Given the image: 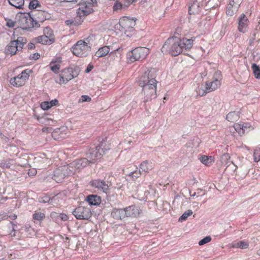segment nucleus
<instances>
[{
	"instance_id": "obj_61",
	"label": "nucleus",
	"mask_w": 260,
	"mask_h": 260,
	"mask_svg": "<svg viewBox=\"0 0 260 260\" xmlns=\"http://www.w3.org/2000/svg\"><path fill=\"white\" fill-rule=\"evenodd\" d=\"M2 166H3V167H6V168H9L10 167V165H9V164H3L2 163Z\"/></svg>"
},
{
	"instance_id": "obj_5",
	"label": "nucleus",
	"mask_w": 260,
	"mask_h": 260,
	"mask_svg": "<svg viewBox=\"0 0 260 260\" xmlns=\"http://www.w3.org/2000/svg\"><path fill=\"white\" fill-rule=\"evenodd\" d=\"M90 46L83 40L78 41L72 47L73 53L79 57H85L90 51Z\"/></svg>"
},
{
	"instance_id": "obj_1",
	"label": "nucleus",
	"mask_w": 260,
	"mask_h": 260,
	"mask_svg": "<svg viewBox=\"0 0 260 260\" xmlns=\"http://www.w3.org/2000/svg\"><path fill=\"white\" fill-rule=\"evenodd\" d=\"M181 39L177 37L169 38L161 48V51L168 53L172 56H177L182 51Z\"/></svg>"
},
{
	"instance_id": "obj_24",
	"label": "nucleus",
	"mask_w": 260,
	"mask_h": 260,
	"mask_svg": "<svg viewBox=\"0 0 260 260\" xmlns=\"http://www.w3.org/2000/svg\"><path fill=\"white\" fill-rule=\"evenodd\" d=\"M33 41L36 43H41L42 44H49L50 45L54 42L55 39H48L44 35L39 36L33 39Z\"/></svg>"
},
{
	"instance_id": "obj_40",
	"label": "nucleus",
	"mask_w": 260,
	"mask_h": 260,
	"mask_svg": "<svg viewBox=\"0 0 260 260\" xmlns=\"http://www.w3.org/2000/svg\"><path fill=\"white\" fill-rule=\"evenodd\" d=\"M40 7H41V5L38 0H32L30 2L29 4L30 9H36Z\"/></svg>"
},
{
	"instance_id": "obj_38",
	"label": "nucleus",
	"mask_w": 260,
	"mask_h": 260,
	"mask_svg": "<svg viewBox=\"0 0 260 260\" xmlns=\"http://www.w3.org/2000/svg\"><path fill=\"white\" fill-rule=\"evenodd\" d=\"M45 217V214L42 212H35L33 214V218L35 220L41 221Z\"/></svg>"
},
{
	"instance_id": "obj_57",
	"label": "nucleus",
	"mask_w": 260,
	"mask_h": 260,
	"mask_svg": "<svg viewBox=\"0 0 260 260\" xmlns=\"http://www.w3.org/2000/svg\"><path fill=\"white\" fill-rule=\"evenodd\" d=\"M243 124V131L244 132V134L245 133L246 131L247 132V130L248 128H250V126L249 125V124L248 123H244Z\"/></svg>"
},
{
	"instance_id": "obj_33",
	"label": "nucleus",
	"mask_w": 260,
	"mask_h": 260,
	"mask_svg": "<svg viewBox=\"0 0 260 260\" xmlns=\"http://www.w3.org/2000/svg\"><path fill=\"white\" fill-rule=\"evenodd\" d=\"M8 1L11 5L18 9L22 8L24 3V0H8Z\"/></svg>"
},
{
	"instance_id": "obj_21",
	"label": "nucleus",
	"mask_w": 260,
	"mask_h": 260,
	"mask_svg": "<svg viewBox=\"0 0 260 260\" xmlns=\"http://www.w3.org/2000/svg\"><path fill=\"white\" fill-rule=\"evenodd\" d=\"M92 185L96 188L102 190L104 192H107L109 189V186L106 182L103 180H96L92 182Z\"/></svg>"
},
{
	"instance_id": "obj_41",
	"label": "nucleus",
	"mask_w": 260,
	"mask_h": 260,
	"mask_svg": "<svg viewBox=\"0 0 260 260\" xmlns=\"http://www.w3.org/2000/svg\"><path fill=\"white\" fill-rule=\"evenodd\" d=\"M243 124L241 123H236L234 125V129L237 131L239 134L240 135L244 134V132L243 131Z\"/></svg>"
},
{
	"instance_id": "obj_32",
	"label": "nucleus",
	"mask_w": 260,
	"mask_h": 260,
	"mask_svg": "<svg viewBox=\"0 0 260 260\" xmlns=\"http://www.w3.org/2000/svg\"><path fill=\"white\" fill-rule=\"evenodd\" d=\"M81 13V18L82 17V14L83 15H87L93 12L92 8L87 6L84 7H81L79 8L78 11Z\"/></svg>"
},
{
	"instance_id": "obj_20",
	"label": "nucleus",
	"mask_w": 260,
	"mask_h": 260,
	"mask_svg": "<svg viewBox=\"0 0 260 260\" xmlns=\"http://www.w3.org/2000/svg\"><path fill=\"white\" fill-rule=\"evenodd\" d=\"M125 215L127 217H137L139 214V210L135 206H130L126 208H124Z\"/></svg>"
},
{
	"instance_id": "obj_64",
	"label": "nucleus",
	"mask_w": 260,
	"mask_h": 260,
	"mask_svg": "<svg viewBox=\"0 0 260 260\" xmlns=\"http://www.w3.org/2000/svg\"><path fill=\"white\" fill-rule=\"evenodd\" d=\"M64 1L67 2H77V0H64Z\"/></svg>"
},
{
	"instance_id": "obj_25",
	"label": "nucleus",
	"mask_w": 260,
	"mask_h": 260,
	"mask_svg": "<svg viewBox=\"0 0 260 260\" xmlns=\"http://www.w3.org/2000/svg\"><path fill=\"white\" fill-rule=\"evenodd\" d=\"M78 15L74 19L67 20L65 21L66 24L67 25H79L81 24L83 20H81V13L79 12H77Z\"/></svg>"
},
{
	"instance_id": "obj_37",
	"label": "nucleus",
	"mask_w": 260,
	"mask_h": 260,
	"mask_svg": "<svg viewBox=\"0 0 260 260\" xmlns=\"http://www.w3.org/2000/svg\"><path fill=\"white\" fill-rule=\"evenodd\" d=\"M251 68L255 77L257 79H260V68L255 63L252 64Z\"/></svg>"
},
{
	"instance_id": "obj_52",
	"label": "nucleus",
	"mask_w": 260,
	"mask_h": 260,
	"mask_svg": "<svg viewBox=\"0 0 260 260\" xmlns=\"http://www.w3.org/2000/svg\"><path fill=\"white\" fill-rule=\"evenodd\" d=\"M254 160L255 162H258L260 160V151L255 150L253 153Z\"/></svg>"
},
{
	"instance_id": "obj_46",
	"label": "nucleus",
	"mask_w": 260,
	"mask_h": 260,
	"mask_svg": "<svg viewBox=\"0 0 260 260\" xmlns=\"http://www.w3.org/2000/svg\"><path fill=\"white\" fill-rule=\"evenodd\" d=\"M231 158L228 153H224L221 156V162L223 164L226 165L228 164V160Z\"/></svg>"
},
{
	"instance_id": "obj_31",
	"label": "nucleus",
	"mask_w": 260,
	"mask_h": 260,
	"mask_svg": "<svg viewBox=\"0 0 260 260\" xmlns=\"http://www.w3.org/2000/svg\"><path fill=\"white\" fill-rule=\"evenodd\" d=\"M200 161L207 166H210L213 162L214 159L212 156L202 155L200 158Z\"/></svg>"
},
{
	"instance_id": "obj_43",
	"label": "nucleus",
	"mask_w": 260,
	"mask_h": 260,
	"mask_svg": "<svg viewBox=\"0 0 260 260\" xmlns=\"http://www.w3.org/2000/svg\"><path fill=\"white\" fill-rule=\"evenodd\" d=\"M123 5L120 2L116 1L113 5V10L114 11H118L123 8Z\"/></svg>"
},
{
	"instance_id": "obj_54",
	"label": "nucleus",
	"mask_w": 260,
	"mask_h": 260,
	"mask_svg": "<svg viewBox=\"0 0 260 260\" xmlns=\"http://www.w3.org/2000/svg\"><path fill=\"white\" fill-rule=\"evenodd\" d=\"M15 23L16 22H14L12 20H9L7 21L6 25L9 27H13L14 26H15Z\"/></svg>"
},
{
	"instance_id": "obj_11",
	"label": "nucleus",
	"mask_w": 260,
	"mask_h": 260,
	"mask_svg": "<svg viewBox=\"0 0 260 260\" xmlns=\"http://www.w3.org/2000/svg\"><path fill=\"white\" fill-rule=\"evenodd\" d=\"M29 77V75L27 73L26 70L23 71L21 74L11 78L10 83L15 87L23 86L25 84L26 81L28 79Z\"/></svg>"
},
{
	"instance_id": "obj_6",
	"label": "nucleus",
	"mask_w": 260,
	"mask_h": 260,
	"mask_svg": "<svg viewBox=\"0 0 260 260\" xmlns=\"http://www.w3.org/2000/svg\"><path fill=\"white\" fill-rule=\"evenodd\" d=\"M149 53V49L145 47H138L128 53V56L132 62L144 59Z\"/></svg>"
},
{
	"instance_id": "obj_8",
	"label": "nucleus",
	"mask_w": 260,
	"mask_h": 260,
	"mask_svg": "<svg viewBox=\"0 0 260 260\" xmlns=\"http://www.w3.org/2000/svg\"><path fill=\"white\" fill-rule=\"evenodd\" d=\"M120 30L126 32H131L136 25V21L134 18H129L127 17H123L120 19L119 21Z\"/></svg>"
},
{
	"instance_id": "obj_35",
	"label": "nucleus",
	"mask_w": 260,
	"mask_h": 260,
	"mask_svg": "<svg viewBox=\"0 0 260 260\" xmlns=\"http://www.w3.org/2000/svg\"><path fill=\"white\" fill-rule=\"evenodd\" d=\"M140 168L145 173L148 172L152 169V167L149 165L147 160L142 162L140 165Z\"/></svg>"
},
{
	"instance_id": "obj_7",
	"label": "nucleus",
	"mask_w": 260,
	"mask_h": 260,
	"mask_svg": "<svg viewBox=\"0 0 260 260\" xmlns=\"http://www.w3.org/2000/svg\"><path fill=\"white\" fill-rule=\"evenodd\" d=\"M89 165L90 164L87 158H82L77 159L67 165L69 170L71 172L72 174L76 172H79L81 169Z\"/></svg>"
},
{
	"instance_id": "obj_53",
	"label": "nucleus",
	"mask_w": 260,
	"mask_h": 260,
	"mask_svg": "<svg viewBox=\"0 0 260 260\" xmlns=\"http://www.w3.org/2000/svg\"><path fill=\"white\" fill-rule=\"evenodd\" d=\"M41 107L43 110H48L51 108V106L50 104H49V102H44L41 103Z\"/></svg>"
},
{
	"instance_id": "obj_56",
	"label": "nucleus",
	"mask_w": 260,
	"mask_h": 260,
	"mask_svg": "<svg viewBox=\"0 0 260 260\" xmlns=\"http://www.w3.org/2000/svg\"><path fill=\"white\" fill-rule=\"evenodd\" d=\"M35 43H36V42H34L33 40H32V42L29 43L28 45H27L28 49H34L35 48Z\"/></svg>"
},
{
	"instance_id": "obj_47",
	"label": "nucleus",
	"mask_w": 260,
	"mask_h": 260,
	"mask_svg": "<svg viewBox=\"0 0 260 260\" xmlns=\"http://www.w3.org/2000/svg\"><path fill=\"white\" fill-rule=\"evenodd\" d=\"M211 240V237L207 236L199 241V245L200 246L203 245L210 242Z\"/></svg>"
},
{
	"instance_id": "obj_19",
	"label": "nucleus",
	"mask_w": 260,
	"mask_h": 260,
	"mask_svg": "<svg viewBox=\"0 0 260 260\" xmlns=\"http://www.w3.org/2000/svg\"><path fill=\"white\" fill-rule=\"evenodd\" d=\"M111 216L115 219H123L126 217L124 208H114L111 212Z\"/></svg>"
},
{
	"instance_id": "obj_44",
	"label": "nucleus",
	"mask_w": 260,
	"mask_h": 260,
	"mask_svg": "<svg viewBox=\"0 0 260 260\" xmlns=\"http://www.w3.org/2000/svg\"><path fill=\"white\" fill-rule=\"evenodd\" d=\"M8 226L9 227V229H12V231L11 233H9V234L11 235V237H15L16 236V235H15V231L16 230L15 229V225L14 224V223L13 222L10 221L9 223Z\"/></svg>"
},
{
	"instance_id": "obj_62",
	"label": "nucleus",
	"mask_w": 260,
	"mask_h": 260,
	"mask_svg": "<svg viewBox=\"0 0 260 260\" xmlns=\"http://www.w3.org/2000/svg\"><path fill=\"white\" fill-rule=\"evenodd\" d=\"M10 217L12 219H15L17 218V215H16L15 214H13V215L10 216Z\"/></svg>"
},
{
	"instance_id": "obj_9",
	"label": "nucleus",
	"mask_w": 260,
	"mask_h": 260,
	"mask_svg": "<svg viewBox=\"0 0 260 260\" xmlns=\"http://www.w3.org/2000/svg\"><path fill=\"white\" fill-rule=\"evenodd\" d=\"M73 214L77 219L84 220H88L92 215L89 208L81 206L77 207L73 212Z\"/></svg>"
},
{
	"instance_id": "obj_50",
	"label": "nucleus",
	"mask_w": 260,
	"mask_h": 260,
	"mask_svg": "<svg viewBox=\"0 0 260 260\" xmlns=\"http://www.w3.org/2000/svg\"><path fill=\"white\" fill-rule=\"evenodd\" d=\"M52 200V199H50V198H49L47 196L43 197L39 199V202L42 203H49Z\"/></svg>"
},
{
	"instance_id": "obj_17",
	"label": "nucleus",
	"mask_w": 260,
	"mask_h": 260,
	"mask_svg": "<svg viewBox=\"0 0 260 260\" xmlns=\"http://www.w3.org/2000/svg\"><path fill=\"white\" fill-rule=\"evenodd\" d=\"M143 91L145 95V102L150 101L152 99H155L156 97V88H152L150 89L147 87L144 88Z\"/></svg>"
},
{
	"instance_id": "obj_27",
	"label": "nucleus",
	"mask_w": 260,
	"mask_h": 260,
	"mask_svg": "<svg viewBox=\"0 0 260 260\" xmlns=\"http://www.w3.org/2000/svg\"><path fill=\"white\" fill-rule=\"evenodd\" d=\"M200 11L199 3L197 1H194L189 7L190 14L198 13Z\"/></svg>"
},
{
	"instance_id": "obj_28",
	"label": "nucleus",
	"mask_w": 260,
	"mask_h": 260,
	"mask_svg": "<svg viewBox=\"0 0 260 260\" xmlns=\"http://www.w3.org/2000/svg\"><path fill=\"white\" fill-rule=\"evenodd\" d=\"M226 119L231 122H234L237 121L239 118V112H231L228 114L226 117Z\"/></svg>"
},
{
	"instance_id": "obj_4",
	"label": "nucleus",
	"mask_w": 260,
	"mask_h": 260,
	"mask_svg": "<svg viewBox=\"0 0 260 260\" xmlns=\"http://www.w3.org/2000/svg\"><path fill=\"white\" fill-rule=\"evenodd\" d=\"M18 27L23 30H28L31 28H38L40 26L38 22H35L30 13L26 14H21L17 21Z\"/></svg>"
},
{
	"instance_id": "obj_30",
	"label": "nucleus",
	"mask_w": 260,
	"mask_h": 260,
	"mask_svg": "<svg viewBox=\"0 0 260 260\" xmlns=\"http://www.w3.org/2000/svg\"><path fill=\"white\" fill-rule=\"evenodd\" d=\"M14 41L16 42L17 48H18V51L21 50L23 48L24 44L27 43L26 39L24 37H18L17 40H14Z\"/></svg>"
},
{
	"instance_id": "obj_13",
	"label": "nucleus",
	"mask_w": 260,
	"mask_h": 260,
	"mask_svg": "<svg viewBox=\"0 0 260 260\" xmlns=\"http://www.w3.org/2000/svg\"><path fill=\"white\" fill-rule=\"evenodd\" d=\"M214 80L212 82H207L206 83V88L207 91L211 92L219 88L221 85L220 80L221 79V75L220 71H217L215 73Z\"/></svg>"
},
{
	"instance_id": "obj_51",
	"label": "nucleus",
	"mask_w": 260,
	"mask_h": 260,
	"mask_svg": "<svg viewBox=\"0 0 260 260\" xmlns=\"http://www.w3.org/2000/svg\"><path fill=\"white\" fill-rule=\"evenodd\" d=\"M91 98L86 95H83L81 96V98L79 100V103H83L85 102H90L91 101Z\"/></svg>"
},
{
	"instance_id": "obj_14",
	"label": "nucleus",
	"mask_w": 260,
	"mask_h": 260,
	"mask_svg": "<svg viewBox=\"0 0 260 260\" xmlns=\"http://www.w3.org/2000/svg\"><path fill=\"white\" fill-rule=\"evenodd\" d=\"M30 14L34 22H38V24H39V22H43L50 18V14L45 11L39 9L31 11Z\"/></svg>"
},
{
	"instance_id": "obj_48",
	"label": "nucleus",
	"mask_w": 260,
	"mask_h": 260,
	"mask_svg": "<svg viewBox=\"0 0 260 260\" xmlns=\"http://www.w3.org/2000/svg\"><path fill=\"white\" fill-rule=\"evenodd\" d=\"M53 62H54L53 61H51V62L50 63V68H51V70L53 72L56 73H57L58 72V70H59L60 66L59 64L52 65Z\"/></svg>"
},
{
	"instance_id": "obj_18",
	"label": "nucleus",
	"mask_w": 260,
	"mask_h": 260,
	"mask_svg": "<svg viewBox=\"0 0 260 260\" xmlns=\"http://www.w3.org/2000/svg\"><path fill=\"white\" fill-rule=\"evenodd\" d=\"M248 20L244 14H242L238 18V29L244 32L248 25Z\"/></svg>"
},
{
	"instance_id": "obj_12",
	"label": "nucleus",
	"mask_w": 260,
	"mask_h": 260,
	"mask_svg": "<svg viewBox=\"0 0 260 260\" xmlns=\"http://www.w3.org/2000/svg\"><path fill=\"white\" fill-rule=\"evenodd\" d=\"M34 163L38 169H45L52 164V161L45 154H41L36 156Z\"/></svg>"
},
{
	"instance_id": "obj_42",
	"label": "nucleus",
	"mask_w": 260,
	"mask_h": 260,
	"mask_svg": "<svg viewBox=\"0 0 260 260\" xmlns=\"http://www.w3.org/2000/svg\"><path fill=\"white\" fill-rule=\"evenodd\" d=\"M196 91L197 93V96H202L205 95L207 93L209 92V91H207L206 87L205 89H204L203 87H199Z\"/></svg>"
},
{
	"instance_id": "obj_10",
	"label": "nucleus",
	"mask_w": 260,
	"mask_h": 260,
	"mask_svg": "<svg viewBox=\"0 0 260 260\" xmlns=\"http://www.w3.org/2000/svg\"><path fill=\"white\" fill-rule=\"evenodd\" d=\"M67 165L59 167L54 171L53 179L56 182H61L66 176L71 175Z\"/></svg>"
},
{
	"instance_id": "obj_59",
	"label": "nucleus",
	"mask_w": 260,
	"mask_h": 260,
	"mask_svg": "<svg viewBox=\"0 0 260 260\" xmlns=\"http://www.w3.org/2000/svg\"><path fill=\"white\" fill-rule=\"evenodd\" d=\"M59 217L60 218V219L62 220H63V221H66L67 220L68 217L67 216V215L64 214H60L59 215Z\"/></svg>"
},
{
	"instance_id": "obj_23",
	"label": "nucleus",
	"mask_w": 260,
	"mask_h": 260,
	"mask_svg": "<svg viewBox=\"0 0 260 260\" xmlns=\"http://www.w3.org/2000/svg\"><path fill=\"white\" fill-rule=\"evenodd\" d=\"M85 200L89 205L93 206L99 205L101 202V198L99 196L94 194L88 196Z\"/></svg>"
},
{
	"instance_id": "obj_36",
	"label": "nucleus",
	"mask_w": 260,
	"mask_h": 260,
	"mask_svg": "<svg viewBox=\"0 0 260 260\" xmlns=\"http://www.w3.org/2000/svg\"><path fill=\"white\" fill-rule=\"evenodd\" d=\"M44 35L48 39H55L53 30L49 27H46L44 29Z\"/></svg>"
},
{
	"instance_id": "obj_22",
	"label": "nucleus",
	"mask_w": 260,
	"mask_h": 260,
	"mask_svg": "<svg viewBox=\"0 0 260 260\" xmlns=\"http://www.w3.org/2000/svg\"><path fill=\"white\" fill-rule=\"evenodd\" d=\"M18 51V48H17L15 41H11L5 48V52L7 54H10L11 55H14Z\"/></svg>"
},
{
	"instance_id": "obj_29",
	"label": "nucleus",
	"mask_w": 260,
	"mask_h": 260,
	"mask_svg": "<svg viewBox=\"0 0 260 260\" xmlns=\"http://www.w3.org/2000/svg\"><path fill=\"white\" fill-rule=\"evenodd\" d=\"M181 44H182V48H184L185 49H190L193 44V40L188 39L186 38H183L182 40L181 39Z\"/></svg>"
},
{
	"instance_id": "obj_34",
	"label": "nucleus",
	"mask_w": 260,
	"mask_h": 260,
	"mask_svg": "<svg viewBox=\"0 0 260 260\" xmlns=\"http://www.w3.org/2000/svg\"><path fill=\"white\" fill-rule=\"evenodd\" d=\"M249 246V243L247 242L240 241L238 242L234 243L232 247L234 248H240L241 249L247 248Z\"/></svg>"
},
{
	"instance_id": "obj_58",
	"label": "nucleus",
	"mask_w": 260,
	"mask_h": 260,
	"mask_svg": "<svg viewBox=\"0 0 260 260\" xmlns=\"http://www.w3.org/2000/svg\"><path fill=\"white\" fill-rule=\"evenodd\" d=\"M93 68V66L90 64H89L88 65L86 69L85 70V72L86 73L90 72Z\"/></svg>"
},
{
	"instance_id": "obj_55",
	"label": "nucleus",
	"mask_w": 260,
	"mask_h": 260,
	"mask_svg": "<svg viewBox=\"0 0 260 260\" xmlns=\"http://www.w3.org/2000/svg\"><path fill=\"white\" fill-rule=\"evenodd\" d=\"M58 101L56 99L53 100L50 102H49V104H50L51 107L53 106H56L58 104Z\"/></svg>"
},
{
	"instance_id": "obj_60",
	"label": "nucleus",
	"mask_w": 260,
	"mask_h": 260,
	"mask_svg": "<svg viewBox=\"0 0 260 260\" xmlns=\"http://www.w3.org/2000/svg\"><path fill=\"white\" fill-rule=\"evenodd\" d=\"M40 55L38 53H35L31 56V58L36 60L38 59L40 57Z\"/></svg>"
},
{
	"instance_id": "obj_3",
	"label": "nucleus",
	"mask_w": 260,
	"mask_h": 260,
	"mask_svg": "<svg viewBox=\"0 0 260 260\" xmlns=\"http://www.w3.org/2000/svg\"><path fill=\"white\" fill-rule=\"evenodd\" d=\"M155 77L154 69L145 72L138 82L139 86L142 87L143 89L146 87L150 89L152 87L156 88L157 81L155 79Z\"/></svg>"
},
{
	"instance_id": "obj_26",
	"label": "nucleus",
	"mask_w": 260,
	"mask_h": 260,
	"mask_svg": "<svg viewBox=\"0 0 260 260\" xmlns=\"http://www.w3.org/2000/svg\"><path fill=\"white\" fill-rule=\"evenodd\" d=\"M110 51V48L108 46H105L100 48L98 51L96 52L95 56L100 58L106 56Z\"/></svg>"
},
{
	"instance_id": "obj_16",
	"label": "nucleus",
	"mask_w": 260,
	"mask_h": 260,
	"mask_svg": "<svg viewBox=\"0 0 260 260\" xmlns=\"http://www.w3.org/2000/svg\"><path fill=\"white\" fill-rule=\"evenodd\" d=\"M73 73L71 68H67L64 69L61 73L59 75L60 83H66L69 81L73 79V76L72 74Z\"/></svg>"
},
{
	"instance_id": "obj_15",
	"label": "nucleus",
	"mask_w": 260,
	"mask_h": 260,
	"mask_svg": "<svg viewBox=\"0 0 260 260\" xmlns=\"http://www.w3.org/2000/svg\"><path fill=\"white\" fill-rule=\"evenodd\" d=\"M242 2V0H230L226 8V14L233 16L238 11Z\"/></svg>"
},
{
	"instance_id": "obj_49",
	"label": "nucleus",
	"mask_w": 260,
	"mask_h": 260,
	"mask_svg": "<svg viewBox=\"0 0 260 260\" xmlns=\"http://www.w3.org/2000/svg\"><path fill=\"white\" fill-rule=\"evenodd\" d=\"M141 175V172L140 170L135 171L134 172H132L129 173V176H131L133 179H135L139 177Z\"/></svg>"
},
{
	"instance_id": "obj_2",
	"label": "nucleus",
	"mask_w": 260,
	"mask_h": 260,
	"mask_svg": "<svg viewBox=\"0 0 260 260\" xmlns=\"http://www.w3.org/2000/svg\"><path fill=\"white\" fill-rule=\"evenodd\" d=\"M109 149V145L105 141L101 142L99 146L90 149L87 153V158L90 164H94L96 160L101 158L105 151Z\"/></svg>"
},
{
	"instance_id": "obj_63",
	"label": "nucleus",
	"mask_w": 260,
	"mask_h": 260,
	"mask_svg": "<svg viewBox=\"0 0 260 260\" xmlns=\"http://www.w3.org/2000/svg\"><path fill=\"white\" fill-rule=\"evenodd\" d=\"M203 191V189H201V188H198V189H197V194H200V193H201V192H202Z\"/></svg>"
},
{
	"instance_id": "obj_45",
	"label": "nucleus",
	"mask_w": 260,
	"mask_h": 260,
	"mask_svg": "<svg viewBox=\"0 0 260 260\" xmlns=\"http://www.w3.org/2000/svg\"><path fill=\"white\" fill-rule=\"evenodd\" d=\"M71 68L72 69V70L73 73H72V74L73 76V78L77 77L79 75V73L80 72V68L78 66H75L74 68Z\"/></svg>"
},
{
	"instance_id": "obj_39",
	"label": "nucleus",
	"mask_w": 260,
	"mask_h": 260,
	"mask_svg": "<svg viewBox=\"0 0 260 260\" xmlns=\"http://www.w3.org/2000/svg\"><path fill=\"white\" fill-rule=\"evenodd\" d=\"M192 214V211L191 210H188L187 211L185 212L179 218V221L182 222L183 221L185 220L187 217Z\"/></svg>"
}]
</instances>
